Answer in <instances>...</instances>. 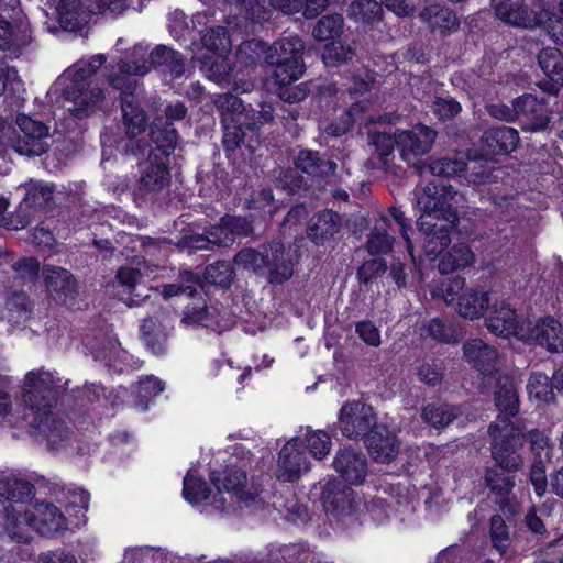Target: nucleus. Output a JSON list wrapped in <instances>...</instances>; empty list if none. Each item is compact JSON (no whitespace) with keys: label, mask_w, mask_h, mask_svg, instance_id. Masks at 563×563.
I'll use <instances>...</instances> for the list:
<instances>
[{"label":"nucleus","mask_w":563,"mask_h":563,"mask_svg":"<svg viewBox=\"0 0 563 563\" xmlns=\"http://www.w3.org/2000/svg\"><path fill=\"white\" fill-rule=\"evenodd\" d=\"M56 11L62 29L70 32L80 31L89 22L91 12L80 0H60Z\"/></svg>","instance_id":"34"},{"label":"nucleus","mask_w":563,"mask_h":563,"mask_svg":"<svg viewBox=\"0 0 563 563\" xmlns=\"http://www.w3.org/2000/svg\"><path fill=\"white\" fill-rule=\"evenodd\" d=\"M419 230L423 233V251L428 257L437 258L443 251H445L451 243L459 240L460 231L457 230L459 224L452 223H440L429 222V224H422L421 221H417Z\"/></svg>","instance_id":"23"},{"label":"nucleus","mask_w":563,"mask_h":563,"mask_svg":"<svg viewBox=\"0 0 563 563\" xmlns=\"http://www.w3.org/2000/svg\"><path fill=\"white\" fill-rule=\"evenodd\" d=\"M457 192L451 185L429 184L424 196L418 199L421 216L418 221L459 224Z\"/></svg>","instance_id":"6"},{"label":"nucleus","mask_w":563,"mask_h":563,"mask_svg":"<svg viewBox=\"0 0 563 563\" xmlns=\"http://www.w3.org/2000/svg\"><path fill=\"white\" fill-rule=\"evenodd\" d=\"M183 495L189 503L198 504L209 497L210 489L206 481L187 473L184 477Z\"/></svg>","instance_id":"57"},{"label":"nucleus","mask_w":563,"mask_h":563,"mask_svg":"<svg viewBox=\"0 0 563 563\" xmlns=\"http://www.w3.org/2000/svg\"><path fill=\"white\" fill-rule=\"evenodd\" d=\"M495 382L494 402L499 411L495 422L503 424V418L510 420L519 412V395L517 384L510 375L498 374Z\"/></svg>","instance_id":"28"},{"label":"nucleus","mask_w":563,"mask_h":563,"mask_svg":"<svg viewBox=\"0 0 563 563\" xmlns=\"http://www.w3.org/2000/svg\"><path fill=\"white\" fill-rule=\"evenodd\" d=\"M147 155V163L142 169L139 181V189L144 194L159 192L165 189L170 181L168 169V159H164L154 151Z\"/></svg>","instance_id":"27"},{"label":"nucleus","mask_w":563,"mask_h":563,"mask_svg":"<svg viewBox=\"0 0 563 563\" xmlns=\"http://www.w3.org/2000/svg\"><path fill=\"white\" fill-rule=\"evenodd\" d=\"M342 217L332 211L324 210L316 214L308 228V236L317 244H323L333 238L342 228Z\"/></svg>","instance_id":"32"},{"label":"nucleus","mask_w":563,"mask_h":563,"mask_svg":"<svg viewBox=\"0 0 563 563\" xmlns=\"http://www.w3.org/2000/svg\"><path fill=\"white\" fill-rule=\"evenodd\" d=\"M201 41L203 46L213 54H222L230 47V38L223 26L209 29Z\"/></svg>","instance_id":"59"},{"label":"nucleus","mask_w":563,"mask_h":563,"mask_svg":"<svg viewBox=\"0 0 563 563\" xmlns=\"http://www.w3.org/2000/svg\"><path fill=\"white\" fill-rule=\"evenodd\" d=\"M118 65L120 71L129 76H143L147 74L151 70V68H153V65L151 63V55L148 56L147 59L144 58L143 53L141 55H137L136 47L134 48V52L132 53L131 57L121 59Z\"/></svg>","instance_id":"61"},{"label":"nucleus","mask_w":563,"mask_h":563,"mask_svg":"<svg viewBox=\"0 0 563 563\" xmlns=\"http://www.w3.org/2000/svg\"><path fill=\"white\" fill-rule=\"evenodd\" d=\"M302 440L294 437L282 448L278 456L277 478L285 483H294L310 471V462L300 450Z\"/></svg>","instance_id":"16"},{"label":"nucleus","mask_w":563,"mask_h":563,"mask_svg":"<svg viewBox=\"0 0 563 563\" xmlns=\"http://www.w3.org/2000/svg\"><path fill=\"white\" fill-rule=\"evenodd\" d=\"M202 68L206 73V76L210 80L217 84L229 82V77L232 69L227 58L222 54H212L210 56H206Z\"/></svg>","instance_id":"50"},{"label":"nucleus","mask_w":563,"mask_h":563,"mask_svg":"<svg viewBox=\"0 0 563 563\" xmlns=\"http://www.w3.org/2000/svg\"><path fill=\"white\" fill-rule=\"evenodd\" d=\"M303 42L298 36L280 38L266 48L265 60L275 66L272 73L275 84L290 85L303 74Z\"/></svg>","instance_id":"4"},{"label":"nucleus","mask_w":563,"mask_h":563,"mask_svg":"<svg viewBox=\"0 0 563 563\" xmlns=\"http://www.w3.org/2000/svg\"><path fill=\"white\" fill-rule=\"evenodd\" d=\"M296 168L312 177H324L334 173L336 163L318 151L302 150L295 159Z\"/></svg>","instance_id":"36"},{"label":"nucleus","mask_w":563,"mask_h":563,"mask_svg":"<svg viewBox=\"0 0 563 563\" xmlns=\"http://www.w3.org/2000/svg\"><path fill=\"white\" fill-rule=\"evenodd\" d=\"M538 64L545 78L538 87L545 93L558 96L563 87V53L558 47H543L537 56Z\"/></svg>","instance_id":"21"},{"label":"nucleus","mask_w":563,"mask_h":563,"mask_svg":"<svg viewBox=\"0 0 563 563\" xmlns=\"http://www.w3.org/2000/svg\"><path fill=\"white\" fill-rule=\"evenodd\" d=\"M180 280L172 284H164L161 286V295L168 299L175 296L186 295L192 296L197 292V289L202 288V284L198 275L191 272H184L179 276Z\"/></svg>","instance_id":"44"},{"label":"nucleus","mask_w":563,"mask_h":563,"mask_svg":"<svg viewBox=\"0 0 563 563\" xmlns=\"http://www.w3.org/2000/svg\"><path fill=\"white\" fill-rule=\"evenodd\" d=\"M418 379L429 387H435L441 384L444 377V366L442 362L431 358L424 360L415 367Z\"/></svg>","instance_id":"53"},{"label":"nucleus","mask_w":563,"mask_h":563,"mask_svg":"<svg viewBox=\"0 0 563 563\" xmlns=\"http://www.w3.org/2000/svg\"><path fill=\"white\" fill-rule=\"evenodd\" d=\"M490 303L489 292L483 288H466L456 298V311L464 319L475 320L484 316Z\"/></svg>","instance_id":"30"},{"label":"nucleus","mask_w":563,"mask_h":563,"mask_svg":"<svg viewBox=\"0 0 563 563\" xmlns=\"http://www.w3.org/2000/svg\"><path fill=\"white\" fill-rule=\"evenodd\" d=\"M106 57L102 54L90 57L87 62H80L67 69L59 78V82H66L68 78H74L79 81H91V77L99 70Z\"/></svg>","instance_id":"45"},{"label":"nucleus","mask_w":563,"mask_h":563,"mask_svg":"<svg viewBox=\"0 0 563 563\" xmlns=\"http://www.w3.org/2000/svg\"><path fill=\"white\" fill-rule=\"evenodd\" d=\"M467 169L465 178L473 184H490L497 176L494 174L493 159L477 150H467Z\"/></svg>","instance_id":"35"},{"label":"nucleus","mask_w":563,"mask_h":563,"mask_svg":"<svg viewBox=\"0 0 563 563\" xmlns=\"http://www.w3.org/2000/svg\"><path fill=\"white\" fill-rule=\"evenodd\" d=\"M517 122L523 132L540 133L553 129V110L549 99L533 93L517 97Z\"/></svg>","instance_id":"13"},{"label":"nucleus","mask_w":563,"mask_h":563,"mask_svg":"<svg viewBox=\"0 0 563 563\" xmlns=\"http://www.w3.org/2000/svg\"><path fill=\"white\" fill-rule=\"evenodd\" d=\"M44 285L49 296L59 303H66L78 294V283L68 269L45 264L41 269Z\"/></svg>","instance_id":"20"},{"label":"nucleus","mask_w":563,"mask_h":563,"mask_svg":"<svg viewBox=\"0 0 563 563\" xmlns=\"http://www.w3.org/2000/svg\"><path fill=\"white\" fill-rule=\"evenodd\" d=\"M488 435L490 461L521 471L525 465L520 452L525 445L523 428L503 418V424L492 422L488 426Z\"/></svg>","instance_id":"3"},{"label":"nucleus","mask_w":563,"mask_h":563,"mask_svg":"<svg viewBox=\"0 0 563 563\" xmlns=\"http://www.w3.org/2000/svg\"><path fill=\"white\" fill-rule=\"evenodd\" d=\"M489 534L495 548L500 550L508 547L510 540L509 527L500 515L492 516Z\"/></svg>","instance_id":"64"},{"label":"nucleus","mask_w":563,"mask_h":563,"mask_svg":"<svg viewBox=\"0 0 563 563\" xmlns=\"http://www.w3.org/2000/svg\"><path fill=\"white\" fill-rule=\"evenodd\" d=\"M438 131L423 123H417L411 130L398 131V148L404 158L412 154L415 156L426 155L437 140Z\"/></svg>","instance_id":"25"},{"label":"nucleus","mask_w":563,"mask_h":563,"mask_svg":"<svg viewBox=\"0 0 563 563\" xmlns=\"http://www.w3.org/2000/svg\"><path fill=\"white\" fill-rule=\"evenodd\" d=\"M35 495V487L29 481L14 476L0 477V496L7 499V505H12L22 512L29 507L32 508L30 501Z\"/></svg>","instance_id":"29"},{"label":"nucleus","mask_w":563,"mask_h":563,"mask_svg":"<svg viewBox=\"0 0 563 563\" xmlns=\"http://www.w3.org/2000/svg\"><path fill=\"white\" fill-rule=\"evenodd\" d=\"M203 277L209 284L227 288L233 280L234 271L230 263L218 261L205 268Z\"/></svg>","instance_id":"55"},{"label":"nucleus","mask_w":563,"mask_h":563,"mask_svg":"<svg viewBox=\"0 0 563 563\" xmlns=\"http://www.w3.org/2000/svg\"><path fill=\"white\" fill-rule=\"evenodd\" d=\"M16 534L12 538L21 541L24 539L23 532L26 528L38 532L44 537H54L68 529L67 520L62 511L51 503L36 501L22 512L19 509L16 517Z\"/></svg>","instance_id":"7"},{"label":"nucleus","mask_w":563,"mask_h":563,"mask_svg":"<svg viewBox=\"0 0 563 563\" xmlns=\"http://www.w3.org/2000/svg\"><path fill=\"white\" fill-rule=\"evenodd\" d=\"M421 22L434 32L435 30L451 31L456 30L460 25L456 14L449 8L440 4H431L421 10L419 13Z\"/></svg>","instance_id":"39"},{"label":"nucleus","mask_w":563,"mask_h":563,"mask_svg":"<svg viewBox=\"0 0 563 563\" xmlns=\"http://www.w3.org/2000/svg\"><path fill=\"white\" fill-rule=\"evenodd\" d=\"M27 43L25 31H15L8 21H0V49L16 54Z\"/></svg>","instance_id":"49"},{"label":"nucleus","mask_w":563,"mask_h":563,"mask_svg":"<svg viewBox=\"0 0 563 563\" xmlns=\"http://www.w3.org/2000/svg\"><path fill=\"white\" fill-rule=\"evenodd\" d=\"M150 139L155 146L148 143L146 154L154 151L162 158L168 159V156L176 147L178 134L174 124L164 122V119H155L150 129Z\"/></svg>","instance_id":"31"},{"label":"nucleus","mask_w":563,"mask_h":563,"mask_svg":"<svg viewBox=\"0 0 563 563\" xmlns=\"http://www.w3.org/2000/svg\"><path fill=\"white\" fill-rule=\"evenodd\" d=\"M369 456L376 463L389 464L399 454L400 441L389 426L383 423L363 439Z\"/></svg>","instance_id":"18"},{"label":"nucleus","mask_w":563,"mask_h":563,"mask_svg":"<svg viewBox=\"0 0 563 563\" xmlns=\"http://www.w3.org/2000/svg\"><path fill=\"white\" fill-rule=\"evenodd\" d=\"M25 194L16 211L11 216V228L23 229L30 224L35 212L51 209L54 205L55 186L42 180H31L23 186Z\"/></svg>","instance_id":"12"},{"label":"nucleus","mask_w":563,"mask_h":563,"mask_svg":"<svg viewBox=\"0 0 563 563\" xmlns=\"http://www.w3.org/2000/svg\"><path fill=\"white\" fill-rule=\"evenodd\" d=\"M498 19L507 24L532 29L552 21L551 12L544 7L543 0H531V3L519 0H490Z\"/></svg>","instance_id":"8"},{"label":"nucleus","mask_w":563,"mask_h":563,"mask_svg":"<svg viewBox=\"0 0 563 563\" xmlns=\"http://www.w3.org/2000/svg\"><path fill=\"white\" fill-rule=\"evenodd\" d=\"M552 376L549 377L542 372H532L527 383V391L529 397L544 404L555 402V386L552 385Z\"/></svg>","instance_id":"41"},{"label":"nucleus","mask_w":563,"mask_h":563,"mask_svg":"<svg viewBox=\"0 0 563 563\" xmlns=\"http://www.w3.org/2000/svg\"><path fill=\"white\" fill-rule=\"evenodd\" d=\"M351 483H342L338 479H329L323 486L320 501L324 511L336 519H342L350 514L352 508Z\"/></svg>","instance_id":"24"},{"label":"nucleus","mask_w":563,"mask_h":563,"mask_svg":"<svg viewBox=\"0 0 563 563\" xmlns=\"http://www.w3.org/2000/svg\"><path fill=\"white\" fill-rule=\"evenodd\" d=\"M223 125V147L227 152H234L241 146L246 136V131L233 118L222 120Z\"/></svg>","instance_id":"58"},{"label":"nucleus","mask_w":563,"mask_h":563,"mask_svg":"<svg viewBox=\"0 0 563 563\" xmlns=\"http://www.w3.org/2000/svg\"><path fill=\"white\" fill-rule=\"evenodd\" d=\"M520 136L517 129L507 125L487 128L481 139V152L489 157L508 156L517 150Z\"/></svg>","instance_id":"19"},{"label":"nucleus","mask_w":563,"mask_h":563,"mask_svg":"<svg viewBox=\"0 0 563 563\" xmlns=\"http://www.w3.org/2000/svg\"><path fill=\"white\" fill-rule=\"evenodd\" d=\"M202 289L203 287L189 296L190 301L184 307L180 323L185 327H201L218 333L231 329L234 324L233 316L217 307L208 306L202 296Z\"/></svg>","instance_id":"9"},{"label":"nucleus","mask_w":563,"mask_h":563,"mask_svg":"<svg viewBox=\"0 0 563 563\" xmlns=\"http://www.w3.org/2000/svg\"><path fill=\"white\" fill-rule=\"evenodd\" d=\"M521 332L519 341L527 345L540 346L549 353L563 351V324L553 316L523 320Z\"/></svg>","instance_id":"15"},{"label":"nucleus","mask_w":563,"mask_h":563,"mask_svg":"<svg viewBox=\"0 0 563 563\" xmlns=\"http://www.w3.org/2000/svg\"><path fill=\"white\" fill-rule=\"evenodd\" d=\"M388 269L387 263L383 257H375L368 261H365L357 268V278L360 284H371L378 276H382Z\"/></svg>","instance_id":"62"},{"label":"nucleus","mask_w":563,"mask_h":563,"mask_svg":"<svg viewBox=\"0 0 563 563\" xmlns=\"http://www.w3.org/2000/svg\"><path fill=\"white\" fill-rule=\"evenodd\" d=\"M69 380L63 382L55 373L44 369L29 372L24 377L23 401L33 412L32 433L45 441L49 450L69 440L71 431L64 419L53 412Z\"/></svg>","instance_id":"1"},{"label":"nucleus","mask_w":563,"mask_h":563,"mask_svg":"<svg viewBox=\"0 0 563 563\" xmlns=\"http://www.w3.org/2000/svg\"><path fill=\"white\" fill-rule=\"evenodd\" d=\"M525 444L528 442L534 460L550 461L553 454V444L550 438L541 430L534 428L523 430Z\"/></svg>","instance_id":"47"},{"label":"nucleus","mask_w":563,"mask_h":563,"mask_svg":"<svg viewBox=\"0 0 563 563\" xmlns=\"http://www.w3.org/2000/svg\"><path fill=\"white\" fill-rule=\"evenodd\" d=\"M520 470L487 461L483 467L482 479L489 494L495 498L510 497L516 487Z\"/></svg>","instance_id":"26"},{"label":"nucleus","mask_w":563,"mask_h":563,"mask_svg":"<svg viewBox=\"0 0 563 563\" xmlns=\"http://www.w3.org/2000/svg\"><path fill=\"white\" fill-rule=\"evenodd\" d=\"M214 106L221 113V121L225 118H235L244 110L243 101L231 92L218 95L214 98Z\"/></svg>","instance_id":"63"},{"label":"nucleus","mask_w":563,"mask_h":563,"mask_svg":"<svg viewBox=\"0 0 563 563\" xmlns=\"http://www.w3.org/2000/svg\"><path fill=\"white\" fill-rule=\"evenodd\" d=\"M383 16V7L376 0L354 1V21L373 25Z\"/></svg>","instance_id":"56"},{"label":"nucleus","mask_w":563,"mask_h":563,"mask_svg":"<svg viewBox=\"0 0 563 563\" xmlns=\"http://www.w3.org/2000/svg\"><path fill=\"white\" fill-rule=\"evenodd\" d=\"M295 254L277 240L262 246V251L244 247L234 256V263L255 275L264 277L268 284L282 285L289 280L295 272Z\"/></svg>","instance_id":"2"},{"label":"nucleus","mask_w":563,"mask_h":563,"mask_svg":"<svg viewBox=\"0 0 563 563\" xmlns=\"http://www.w3.org/2000/svg\"><path fill=\"white\" fill-rule=\"evenodd\" d=\"M379 424L374 408L371 405L361 400H354V440H363Z\"/></svg>","instance_id":"42"},{"label":"nucleus","mask_w":563,"mask_h":563,"mask_svg":"<svg viewBox=\"0 0 563 563\" xmlns=\"http://www.w3.org/2000/svg\"><path fill=\"white\" fill-rule=\"evenodd\" d=\"M429 172L437 177L451 178L465 174L467 163L463 159L441 157L432 159L428 165Z\"/></svg>","instance_id":"51"},{"label":"nucleus","mask_w":563,"mask_h":563,"mask_svg":"<svg viewBox=\"0 0 563 563\" xmlns=\"http://www.w3.org/2000/svg\"><path fill=\"white\" fill-rule=\"evenodd\" d=\"M306 448L316 460L324 459L331 450V438L323 430H308L305 435Z\"/></svg>","instance_id":"54"},{"label":"nucleus","mask_w":563,"mask_h":563,"mask_svg":"<svg viewBox=\"0 0 563 563\" xmlns=\"http://www.w3.org/2000/svg\"><path fill=\"white\" fill-rule=\"evenodd\" d=\"M164 388L165 383L154 375L140 377L133 389L136 406L141 410L147 409L150 400L158 396Z\"/></svg>","instance_id":"43"},{"label":"nucleus","mask_w":563,"mask_h":563,"mask_svg":"<svg viewBox=\"0 0 563 563\" xmlns=\"http://www.w3.org/2000/svg\"><path fill=\"white\" fill-rule=\"evenodd\" d=\"M431 112L441 122L453 121L461 114L462 104L449 95L434 96Z\"/></svg>","instance_id":"52"},{"label":"nucleus","mask_w":563,"mask_h":563,"mask_svg":"<svg viewBox=\"0 0 563 563\" xmlns=\"http://www.w3.org/2000/svg\"><path fill=\"white\" fill-rule=\"evenodd\" d=\"M151 63L153 68H161L163 73H168L172 79H177L185 74L184 56L165 45H157L151 52Z\"/></svg>","instance_id":"38"},{"label":"nucleus","mask_w":563,"mask_h":563,"mask_svg":"<svg viewBox=\"0 0 563 563\" xmlns=\"http://www.w3.org/2000/svg\"><path fill=\"white\" fill-rule=\"evenodd\" d=\"M64 86L63 95L65 100L71 106L68 111L78 120L90 117L95 113L104 99L103 90L93 85L92 81H79L74 78H68L66 82H59Z\"/></svg>","instance_id":"14"},{"label":"nucleus","mask_w":563,"mask_h":563,"mask_svg":"<svg viewBox=\"0 0 563 563\" xmlns=\"http://www.w3.org/2000/svg\"><path fill=\"white\" fill-rule=\"evenodd\" d=\"M439 257L438 269L442 275L464 269L474 262V253L471 247L459 240L443 251Z\"/></svg>","instance_id":"33"},{"label":"nucleus","mask_w":563,"mask_h":563,"mask_svg":"<svg viewBox=\"0 0 563 563\" xmlns=\"http://www.w3.org/2000/svg\"><path fill=\"white\" fill-rule=\"evenodd\" d=\"M343 16L339 13L327 14L318 20L312 30V35L318 41L334 40L342 34Z\"/></svg>","instance_id":"48"},{"label":"nucleus","mask_w":563,"mask_h":563,"mask_svg":"<svg viewBox=\"0 0 563 563\" xmlns=\"http://www.w3.org/2000/svg\"><path fill=\"white\" fill-rule=\"evenodd\" d=\"M398 131L399 129L394 134L368 132V144L375 147L386 170L388 169V157L394 153L395 147H398Z\"/></svg>","instance_id":"46"},{"label":"nucleus","mask_w":563,"mask_h":563,"mask_svg":"<svg viewBox=\"0 0 563 563\" xmlns=\"http://www.w3.org/2000/svg\"><path fill=\"white\" fill-rule=\"evenodd\" d=\"M463 357L472 368L476 369L483 380L498 376V352L495 346L484 342L482 339H468L462 346Z\"/></svg>","instance_id":"17"},{"label":"nucleus","mask_w":563,"mask_h":563,"mask_svg":"<svg viewBox=\"0 0 563 563\" xmlns=\"http://www.w3.org/2000/svg\"><path fill=\"white\" fill-rule=\"evenodd\" d=\"M122 117L128 139L124 142L122 151L125 155L134 157H144L148 147V141L145 137L136 136L143 133L147 126V115L141 107L137 96L133 92H125L122 97Z\"/></svg>","instance_id":"10"},{"label":"nucleus","mask_w":563,"mask_h":563,"mask_svg":"<svg viewBox=\"0 0 563 563\" xmlns=\"http://www.w3.org/2000/svg\"><path fill=\"white\" fill-rule=\"evenodd\" d=\"M210 479L218 490L211 501L216 510L227 511L234 500L246 507L257 503L258 493L245 489L246 473L241 468L228 467L223 471H214L211 473Z\"/></svg>","instance_id":"5"},{"label":"nucleus","mask_w":563,"mask_h":563,"mask_svg":"<svg viewBox=\"0 0 563 563\" xmlns=\"http://www.w3.org/2000/svg\"><path fill=\"white\" fill-rule=\"evenodd\" d=\"M459 416L455 406L448 402H428L421 408L420 418L429 427L443 430Z\"/></svg>","instance_id":"37"},{"label":"nucleus","mask_w":563,"mask_h":563,"mask_svg":"<svg viewBox=\"0 0 563 563\" xmlns=\"http://www.w3.org/2000/svg\"><path fill=\"white\" fill-rule=\"evenodd\" d=\"M395 239L385 230L375 228L368 235L365 249L371 255L388 254L393 251Z\"/></svg>","instance_id":"60"},{"label":"nucleus","mask_w":563,"mask_h":563,"mask_svg":"<svg viewBox=\"0 0 563 563\" xmlns=\"http://www.w3.org/2000/svg\"><path fill=\"white\" fill-rule=\"evenodd\" d=\"M19 132L10 139L11 146L21 155L41 156L52 145L49 128L26 114H19L16 118Z\"/></svg>","instance_id":"11"},{"label":"nucleus","mask_w":563,"mask_h":563,"mask_svg":"<svg viewBox=\"0 0 563 563\" xmlns=\"http://www.w3.org/2000/svg\"><path fill=\"white\" fill-rule=\"evenodd\" d=\"M32 316V306L25 292H13L5 302L1 312V319L11 324L20 325L25 323Z\"/></svg>","instance_id":"40"},{"label":"nucleus","mask_w":563,"mask_h":563,"mask_svg":"<svg viewBox=\"0 0 563 563\" xmlns=\"http://www.w3.org/2000/svg\"><path fill=\"white\" fill-rule=\"evenodd\" d=\"M485 324L490 333L503 339L515 336L520 340L523 330V320L519 321L516 309L505 301L492 306Z\"/></svg>","instance_id":"22"}]
</instances>
